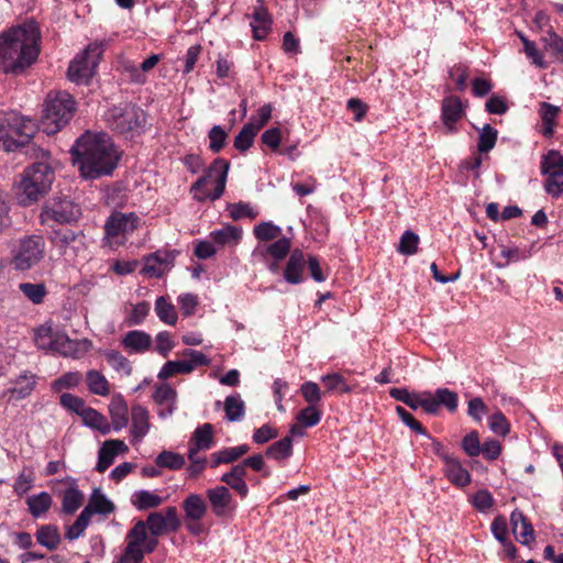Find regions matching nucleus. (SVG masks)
Wrapping results in <instances>:
<instances>
[{
	"mask_svg": "<svg viewBox=\"0 0 563 563\" xmlns=\"http://www.w3.org/2000/svg\"><path fill=\"white\" fill-rule=\"evenodd\" d=\"M41 32L34 22L12 27L0 35V71L19 76L37 59Z\"/></svg>",
	"mask_w": 563,
	"mask_h": 563,
	"instance_id": "obj_1",
	"label": "nucleus"
},
{
	"mask_svg": "<svg viewBox=\"0 0 563 563\" xmlns=\"http://www.w3.org/2000/svg\"><path fill=\"white\" fill-rule=\"evenodd\" d=\"M70 153L84 178L109 176L118 166L120 153L104 132H85L77 139Z\"/></svg>",
	"mask_w": 563,
	"mask_h": 563,
	"instance_id": "obj_2",
	"label": "nucleus"
},
{
	"mask_svg": "<svg viewBox=\"0 0 563 563\" xmlns=\"http://www.w3.org/2000/svg\"><path fill=\"white\" fill-rule=\"evenodd\" d=\"M49 156L47 151H35V157L41 161L27 167L22 175L16 192L21 206L33 205L49 190L54 180V170L48 164Z\"/></svg>",
	"mask_w": 563,
	"mask_h": 563,
	"instance_id": "obj_3",
	"label": "nucleus"
},
{
	"mask_svg": "<svg viewBox=\"0 0 563 563\" xmlns=\"http://www.w3.org/2000/svg\"><path fill=\"white\" fill-rule=\"evenodd\" d=\"M106 125L114 133L132 139L144 131L146 114L131 101L110 106L102 114Z\"/></svg>",
	"mask_w": 563,
	"mask_h": 563,
	"instance_id": "obj_4",
	"label": "nucleus"
},
{
	"mask_svg": "<svg viewBox=\"0 0 563 563\" xmlns=\"http://www.w3.org/2000/svg\"><path fill=\"white\" fill-rule=\"evenodd\" d=\"M75 100L66 91L49 92L44 103L41 128L47 135L63 129L73 118Z\"/></svg>",
	"mask_w": 563,
	"mask_h": 563,
	"instance_id": "obj_5",
	"label": "nucleus"
},
{
	"mask_svg": "<svg viewBox=\"0 0 563 563\" xmlns=\"http://www.w3.org/2000/svg\"><path fill=\"white\" fill-rule=\"evenodd\" d=\"M35 124L15 112L0 114V147L12 152L27 145L34 135Z\"/></svg>",
	"mask_w": 563,
	"mask_h": 563,
	"instance_id": "obj_6",
	"label": "nucleus"
},
{
	"mask_svg": "<svg viewBox=\"0 0 563 563\" xmlns=\"http://www.w3.org/2000/svg\"><path fill=\"white\" fill-rule=\"evenodd\" d=\"M229 167V162L216 158L205 175L191 186L194 198L199 201L219 199L225 189Z\"/></svg>",
	"mask_w": 563,
	"mask_h": 563,
	"instance_id": "obj_7",
	"label": "nucleus"
},
{
	"mask_svg": "<svg viewBox=\"0 0 563 563\" xmlns=\"http://www.w3.org/2000/svg\"><path fill=\"white\" fill-rule=\"evenodd\" d=\"M45 242L40 235H30L20 240L12 251L11 265L15 271L26 272L44 258Z\"/></svg>",
	"mask_w": 563,
	"mask_h": 563,
	"instance_id": "obj_8",
	"label": "nucleus"
},
{
	"mask_svg": "<svg viewBox=\"0 0 563 563\" xmlns=\"http://www.w3.org/2000/svg\"><path fill=\"white\" fill-rule=\"evenodd\" d=\"M102 51L101 43L89 44L81 54L70 62L67 71L68 79L76 84H88L95 75Z\"/></svg>",
	"mask_w": 563,
	"mask_h": 563,
	"instance_id": "obj_9",
	"label": "nucleus"
},
{
	"mask_svg": "<svg viewBox=\"0 0 563 563\" xmlns=\"http://www.w3.org/2000/svg\"><path fill=\"white\" fill-rule=\"evenodd\" d=\"M53 245L67 258H76L87 250L86 235L82 231L60 228L51 235Z\"/></svg>",
	"mask_w": 563,
	"mask_h": 563,
	"instance_id": "obj_10",
	"label": "nucleus"
},
{
	"mask_svg": "<svg viewBox=\"0 0 563 563\" xmlns=\"http://www.w3.org/2000/svg\"><path fill=\"white\" fill-rule=\"evenodd\" d=\"M541 173L548 175L545 190L553 197L563 192V156L560 152L551 150L542 157Z\"/></svg>",
	"mask_w": 563,
	"mask_h": 563,
	"instance_id": "obj_11",
	"label": "nucleus"
},
{
	"mask_svg": "<svg viewBox=\"0 0 563 563\" xmlns=\"http://www.w3.org/2000/svg\"><path fill=\"white\" fill-rule=\"evenodd\" d=\"M80 214V208L68 199H54L47 201L41 212L43 223L54 221L57 223H70Z\"/></svg>",
	"mask_w": 563,
	"mask_h": 563,
	"instance_id": "obj_12",
	"label": "nucleus"
},
{
	"mask_svg": "<svg viewBox=\"0 0 563 563\" xmlns=\"http://www.w3.org/2000/svg\"><path fill=\"white\" fill-rule=\"evenodd\" d=\"M183 356L189 360L167 361L161 368L157 377L167 379L176 374L191 373L197 366L208 365V357L200 351L187 349L183 352Z\"/></svg>",
	"mask_w": 563,
	"mask_h": 563,
	"instance_id": "obj_13",
	"label": "nucleus"
},
{
	"mask_svg": "<svg viewBox=\"0 0 563 563\" xmlns=\"http://www.w3.org/2000/svg\"><path fill=\"white\" fill-rule=\"evenodd\" d=\"M146 530L154 536H164L168 532H177L181 521L176 507H166L163 511L151 512L146 520Z\"/></svg>",
	"mask_w": 563,
	"mask_h": 563,
	"instance_id": "obj_14",
	"label": "nucleus"
},
{
	"mask_svg": "<svg viewBox=\"0 0 563 563\" xmlns=\"http://www.w3.org/2000/svg\"><path fill=\"white\" fill-rule=\"evenodd\" d=\"M145 539V522L137 520L126 534V547L121 556L120 563H141L144 559L142 548Z\"/></svg>",
	"mask_w": 563,
	"mask_h": 563,
	"instance_id": "obj_15",
	"label": "nucleus"
},
{
	"mask_svg": "<svg viewBox=\"0 0 563 563\" xmlns=\"http://www.w3.org/2000/svg\"><path fill=\"white\" fill-rule=\"evenodd\" d=\"M140 218L133 213H112L106 222L104 231L108 238H117L132 233L136 228Z\"/></svg>",
	"mask_w": 563,
	"mask_h": 563,
	"instance_id": "obj_16",
	"label": "nucleus"
},
{
	"mask_svg": "<svg viewBox=\"0 0 563 563\" xmlns=\"http://www.w3.org/2000/svg\"><path fill=\"white\" fill-rule=\"evenodd\" d=\"M92 346L90 340H70L66 334L59 333L55 339L53 351L63 356L79 358L85 355Z\"/></svg>",
	"mask_w": 563,
	"mask_h": 563,
	"instance_id": "obj_17",
	"label": "nucleus"
},
{
	"mask_svg": "<svg viewBox=\"0 0 563 563\" xmlns=\"http://www.w3.org/2000/svg\"><path fill=\"white\" fill-rule=\"evenodd\" d=\"M206 495L211 510L217 517H223L234 508L232 494L227 486L219 485L213 488H209L207 489Z\"/></svg>",
	"mask_w": 563,
	"mask_h": 563,
	"instance_id": "obj_18",
	"label": "nucleus"
},
{
	"mask_svg": "<svg viewBox=\"0 0 563 563\" xmlns=\"http://www.w3.org/2000/svg\"><path fill=\"white\" fill-rule=\"evenodd\" d=\"M441 111V118L446 131L449 133L455 132L456 122L460 121L465 114L462 100L456 96L445 97L442 101Z\"/></svg>",
	"mask_w": 563,
	"mask_h": 563,
	"instance_id": "obj_19",
	"label": "nucleus"
},
{
	"mask_svg": "<svg viewBox=\"0 0 563 563\" xmlns=\"http://www.w3.org/2000/svg\"><path fill=\"white\" fill-rule=\"evenodd\" d=\"M35 386V375L27 372L11 382V386L3 391L9 401H19L30 396Z\"/></svg>",
	"mask_w": 563,
	"mask_h": 563,
	"instance_id": "obj_20",
	"label": "nucleus"
},
{
	"mask_svg": "<svg viewBox=\"0 0 563 563\" xmlns=\"http://www.w3.org/2000/svg\"><path fill=\"white\" fill-rule=\"evenodd\" d=\"M257 3H260V5L254 9L251 26L253 37L257 41H262L271 30L272 16L268 10L264 7V0H257Z\"/></svg>",
	"mask_w": 563,
	"mask_h": 563,
	"instance_id": "obj_21",
	"label": "nucleus"
},
{
	"mask_svg": "<svg viewBox=\"0 0 563 563\" xmlns=\"http://www.w3.org/2000/svg\"><path fill=\"white\" fill-rule=\"evenodd\" d=\"M444 474L446 478L457 487H465L471 483V474L453 455L445 457Z\"/></svg>",
	"mask_w": 563,
	"mask_h": 563,
	"instance_id": "obj_22",
	"label": "nucleus"
},
{
	"mask_svg": "<svg viewBox=\"0 0 563 563\" xmlns=\"http://www.w3.org/2000/svg\"><path fill=\"white\" fill-rule=\"evenodd\" d=\"M152 343L151 335L141 330L129 331L121 340L122 346L133 353H144L148 351Z\"/></svg>",
	"mask_w": 563,
	"mask_h": 563,
	"instance_id": "obj_23",
	"label": "nucleus"
},
{
	"mask_svg": "<svg viewBox=\"0 0 563 563\" xmlns=\"http://www.w3.org/2000/svg\"><path fill=\"white\" fill-rule=\"evenodd\" d=\"M185 518L188 521H200L207 514V504L198 494L188 495L181 504Z\"/></svg>",
	"mask_w": 563,
	"mask_h": 563,
	"instance_id": "obj_24",
	"label": "nucleus"
},
{
	"mask_svg": "<svg viewBox=\"0 0 563 563\" xmlns=\"http://www.w3.org/2000/svg\"><path fill=\"white\" fill-rule=\"evenodd\" d=\"M131 417H132V428L131 432L132 435L137 439L142 440L150 429V416L148 411L145 407L141 405H135L132 407L131 410Z\"/></svg>",
	"mask_w": 563,
	"mask_h": 563,
	"instance_id": "obj_25",
	"label": "nucleus"
},
{
	"mask_svg": "<svg viewBox=\"0 0 563 563\" xmlns=\"http://www.w3.org/2000/svg\"><path fill=\"white\" fill-rule=\"evenodd\" d=\"M511 522L514 533L519 542L528 544L534 539L532 525L522 512L514 511L511 514Z\"/></svg>",
	"mask_w": 563,
	"mask_h": 563,
	"instance_id": "obj_26",
	"label": "nucleus"
},
{
	"mask_svg": "<svg viewBox=\"0 0 563 563\" xmlns=\"http://www.w3.org/2000/svg\"><path fill=\"white\" fill-rule=\"evenodd\" d=\"M132 505L140 511L154 509L164 503V498L153 492L141 489L131 497Z\"/></svg>",
	"mask_w": 563,
	"mask_h": 563,
	"instance_id": "obj_27",
	"label": "nucleus"
},
{
	"mask_svg": "<svg viewBox=\"0 0 563 563\" xmlns=\"http://www.w3.org/2000/svg\"><path fill=\"white\" fill-rule=\"evenodd\" d=\"M305 256L300 251H294L291 253L285 269V279L289 284L301 283V274L305 267Z\"/></svg>",
	"mask_w": 563,
	"mask_h": 563,
	"instance_id": "obj_28",
	"label": "nucleus"
},
{
	"mask_svg": "<svg viewBox=\"0 0 563 563\" xmlns=\"http://www.w3.org/2000/svg\"><path fill=\"white\" fill-rule=\"evenodd\" d=\"M213 443V427L210 423H203L198 427L189 441V448L203 451L209 450Z\"/></svg>",
	"mask_w": 563,
	"mask_h": 563,
	"instance_id": "obj_29",
	"label": "nucleus"
},
{
	"mask_svg": "<svg viewBox=\"0 0 563 563\" xmlns=\"http://www.w3.org/2000/svg\"><path fill=\"white\" fill-rule=\"evenodd\" d=\"M81 418L85 426L99 431L103 435L111 431V424L108 419L93 408L87 407Z\"/></svg>",
	"mask_w": 563,
	"mask_h": 563,
	"instance_id": "obj_30",
	"label": "nucleus"
},
{
	"mask_svg": "<svg viewBox=\"0 0 563 563\" xmlns=\"http://www.w3.org/2000/svg\"><path fill=\"white\" fill-rule=\"evenodd\" d=\"M560 112V108L549 102L540 104V117L542 120L541 133L545 137H551L554 133L555 119Z\"/></svg>",
	"mask_w": 563,
	"mask_h": 563,
	"instance_id": "obj_31",
	"label": "nucleus"
},
{
	"mask_svg": "<svg viewBox=\"0 0 563 563\" xmlns=\"http://www.w3.org/2000/svg\"><path fill=\"white\" fill-rule=\"evenodd\" d=\"M35 536L37 542L48 550H55L62 541L59 530L54 525H45L40 527Z\"/></svg>",
	"mask_w": 563,
	"mask_h": 563,
	"instance_id": "obj_32",
	"label": "nucleus"
},
{
	"mask_svg": "<svg viewBox=\"0 0 563 563\" xmlns=\"http://www.w3.org/2000/svg\"><path fill=\"white\" fill-rule=\"evenodd\" d=\"M112 428L119 431L128 426V405L122 399H113L109 406Z\"/></svg>",
	"mask_w": 563,
	"mask_h": 563,
	"instance_id": "obj_33",
	"label": "nucleus"
},
{
	"mask_svg": "<svg viewBox=\"0 0 563 563\" xmlns=\"http://www.w3.org/2000/svg\"><path fill=\"white\" fill-rule=\"evenodd\" d=\"M52 503L53 499L51 495L46 492H42L40 494L32 495L26 498L29 511L35 518H38L46 514L51 508Z\"/></svg>",
	"mask_w": 563,
	"mask_h": 563,
	"instance_id": "obj_34",
	"label": "nucleus"
},
{
	"mask_svg": "<svg viewBox=\"0 0 563 563\" xmlns=\"http://www.w3.org/2000/svg\"><path fill=\"white\" fill-rule=\"evenodd\" d=\"M19 290L33 305H41L48 294L43 283H21L19 284Z\"/></svg>",
	"mask_w": 563,
	"mask_h": 563,
	"instance_id": "obj_35",
	"label": "nucleus"
},
{
	"mask_svg": "<svg viewBox=\"0 0 563 563\" xmlns=\"http://www.w3.org/2000/svg\"><path fill=\"white\" fill-rule=\"evenodd\" d=\"M103 357L107 363L118 373L130 376L132 373V364L131 362L119 351L115 350H106L103 352Z\"/></svg>",
	"mask_w": 563,
	"mask_h": 563,
	"instance_id": "obj_36",
	"label": "nucleus"
},
{
	"mask_svg": "<svg viewBox=\"0 0 563 563\" xmlns=\"http://www.w3.org/2000/svg\"><path fill=\"white\" fill-rule=\"evenodd\" d=\"M225 418L231 421H240L245 415V405L239 394L230 395L224 400Z\"/></svg>",
	"mask_w": 563,
	"mask_h": 563,
	"instance_id": "obj_37",
	"label": "nucleus"
},
{
	"mask_svg": "<svg viewBox=\"0 0 563 563\" xmlns=\"http://www.w3.org/2000/svg\"><path fill=\"white\" fill-rule=\"evenodd\" d=\"M86 507L92 514L109 515L114 511V505L98 488L93 489Z\"/></svg>",
	"mask_w": 563,
	"mask_h": 563,
	"instance_id": "obj_38",
	"label": "nucleus"
},
{
	"mask_svg": "<svg viewBox=\"0 0 563 563\" xmlns=\"http://www.w3.org/2000/svg\"><path fill=\"white\" fill-rule=\"evenodd\" d=\"M266 456L274 460H285L292 454V439L286 435L266 449Z\"/></svg>",
	"mask_w": 563,
	"mask_h": 563,
	"instance_id": "obj_39",
	"label": "nucleus"
},
{
	"mask_svg": "<svg viewBox=\"0 0 563 563\" xmlns=\"http://www.w3.org/2000/svg\"><path fill=\"white\" fill-rule=\"evenodd\" d=\"M58 334L51 325L44 324L34 331V342L38 349L53 351Z\"/></svg>",
	"mask_w": 563,
	"mask_h": 563,
	"instance_id": "obj_40",
	"label": "nucleus"
},
{
	"mask_svg": "<svg viewBox=\"0 0 563 563\" xmlns=\"http://www.w3.org/2000/svg\"><path fill=\"white\" fill-rule=\"evenodd\" d=\"M87 385L90 393L99 396H107L110 387L107 378L96 369L88 371Z\"/></svg>",
	"mask_w": 563,
	"mask_h": 563,
	"instance_id": "obj_41",
	"label": "nucleus"
},
{
	"mask_svg": "<svg viewBox=\"0 0 563 563\" xmlns=\"http://www.w3.org/2000/svg\"><path fill=\"white\" fill-rule=\"evenodd\" d=\"M155 311L161 321L166 324L175 325L177 322V312L173 303L164 297H158L155 301Z\"/></svg>",
	"mask_w": 563,
	"mask_h": 563,
	"instance_id": "obj_42",
	"label": "nucleus"
},
{
	"mask_svg": "<svg viewBox=\"0 0 563 563\" xmlns=\"http://www.w3.org/2000/svg\"><path fill=\"white\" fill-rule=\"evenodd\" d=\"M241 236L242 230L232 225H227L222 229L211 232L210 234L212 241L218 243L219 245L236 243L241 239Z\"/></svg>",
	"mask_w": 563,
	"mask_h": 563,
	"instance_id": "obj_43",
	"label": "nucleus"
},
{
	"mask_svg": "<svg viewBox=\"0 0 563 563\" xmlns=\"http://www.w3.org/2000/svg\"><path fill=\"white\" fill-rule=\"evenodd\" d=\"M82 500L84 495L76 486L67 488L63 496V511L74 514L81 506Z\"/></svg>",
	"mask_w": 563,
	"mask_h": 563,
	"instance_id": "obj_44",
	"label": "nucleus"
},
{
	"mask_svg": "<svg viewBox=\"0 0 563 563\" xmlns=\"http://www.w3.org/2000/svg\"><path fill=\"white\" fill-rule=\"evenodd\" d=\"M119 442H104L98 453L96 470L99 473L106 472L114 462L117 452L110 445H119Z\"/></svg>",
	"mask_w": 563,
	"mask_h": 563,
	"instance_id": "obj_45",
	"label": "nucleus"
},
{
	"mask_svg": "<svg viewBox=\"0 0 563 563\" xmlns=\"http://www.w3.org/2000/svg\"><path fill=\"white\" fill-rule=\"evenodd\" d=\"M291 247L290 240L288 238L277 239L274 243L267 245L262 254L271 255L275 261L279 262L284 260L289 253Z\"/></svg>",
	"mask_w": 563,
	"mask_h": 563,
	"instance_id": "obj_46",
	"label": "nucleus"
},
{
	"mask_svg": "<svg viewBox=\"0 0 563 563\" xmlns=\"http://www.w3.org/2000/svg\"><path fill=\"white\" fill-rule=\"evenodd\" d=\"M497 130L490 124H485L479 132L477 150L479 153H487L494 148L497 141Z\"/></svg>",
	"mask_w": 563,
	"mask_h": 563,
	"instance_id": "obj_47",
	"label": "nucleus"
},
{
	"mask_svg": "<svg viewBox=\"0 0 563 563\" xmlns=\"http://www.w3.org/2000/svg\"><path fill=\"white\" fill-rule=\"evenodd\" d=\"M434 393L439 408L443 406L450 412L456 411L459 406V397L455 391L450 390L449 388H438Z\"/></svg>",
	"mask_w": 563,
	"mask_h": 563,
	"instance_id": "obj_48",
	"label": "nucleus"
},
{
	"mask_svg": "<svg viewBox=\"0 0 563 563\" xmlns=\"http://www.w3.org/2000/svg\"><path fill=\"white\" fill-rule=\"evenodd\" d=\"M156 464L159 467L180 470L185 465V459L178 453L172 451H163L157 455Z\"/></svg>",
	"mask_w": 563,
	"mask_h": 563,
	"instance_id": "obj_49",
	"label": "nucleus"
},
{
	"mask_svg": "<svg viewBox=\"0 0 563 563\" xmlns=\"http://www.w3.org/2000/svg\"><path fill=\"white\" fill-rule=\"evenodd\" d=\"M254 235L260 241H272L275 239H279L282 234V229L278 225L273 224L272 222H262L254 228Z\"/></svg>",
	"mask_w": 563,
	"mask_h": 563,
	"instance_id": "obj_50",
	"label": "nucleus"
},
{
	"mask_svg": "<svg viewBox=\"0 0 563 563\" xmlns=\"http://www.w3.org/2000/svg\"><path fill=\"white\" fill-rule=\"evenodd\" d=\"M256 134L257 132L254 131L253 126L245 124L234 139V147L240 152L247 151L252 146Z\"/></svg>",
	"mask_w": 563,
	"mask_h": 563,
	"instance_id": "obj_51",
	"label": "nucleus"
},
{
	"mask_svg": "<svg viewBox=\"0 0 563 563\" xmlns=\"http://www.w3.org/2000/svg\"><path fill=\"white\" fill-rule=\"evenodd\" d=\"M321 382L325 385L328 391L340 390L341 393H350L352 390L344 377L339 373L323 375Z\"/></svg>",
	"mask_w": 563,
	"mask_h": 563,
	"instance_id": "obj_52",
	"label": "nucleus"
},
{
	"mask_svg": "<svg viewBox=\"0 0 563 563\" xmlns=\"http://www.w3.org/2000/svg\"><path fill=\"white\" fill-rule=\"evenodd\" d=\"M489 429L498 435L506 437L510 431V423L501 411H496L488 419Z\"/></svg>",
	"mask_w": 563,
	"mask_h": 563,
	"instance_id": "obj_53",
	"label": "nucleus"
},
{
	"mask_svg": "<svg viewBox=\"0 0 563 563\" xmlns=\"http://www.w3.org/2000/svg\"><path fill=\"white\" fill-rule=\"evenodd\" d=\"M321 420V411L316 406H308L301 409L297 415V422L306 428L318 424Z\"/></svg>",
	"mask_w": 563,
	"mask_h": 563,
	"instance_id": "obj_54",
	"label": "nucleus"
},
{
	"mask_svg": "<svg viewBox=\"0 0 563 563\" xmlns=\"http://www.w3.org/2000/svg\"><path fill=\"white\" fill-rule=\"evenodd\" d=\"M153 398L159 407H163L166 404L176 402L177 391L168 384H162L155 389Z\"/></svg>",
	"mask_w": 563,
	"mask_h": 563,
	"instance_id": "obj_55",
	"label": "nucleus"
},
{
	"mask_svg": "<svg viewBox=\"0 0 563 563\" xmlns=\"http://www.w3.org/2000/svg\"><path fill=\"white\" fill-rule=\"evenodd\" d=\"M179 254L177 250H157L151 253V261L164 267V272L169 271L174 266L176 256Z\"/></svg>",
	"mask_w": 563,
	"mask_h": 563,
	"instance_id": "obj_56",
	"label": "nucleus"
},
{
	"mask_svg": "<svg viewBox=\"0 0 563 563\" xmlns=\"http://www.w3.org/2000/svg\"><path fill=\"white\" fill-rule=\"evenodd\" d=\"M208 136L210 140V143H209L210 151L213 153H219L224 147V145L227 143L228 134L220 125H214L209 131Z\"/></svg>",
	"mask_w": 563,
	"mask_h": 563,
	"instance_id": "obj_57",
	"label": "nucleus"
},
{
	"mask_svg": "<svg viewBox=\"0 0 563 563\" xmlns=\"http://www.w3.org/2000/svg\"><path fill=\"white\" fill-rule=\"evenodd\" d=\"M239 460L236 451L233 448H224L211 454V467H218L220 464H229Z\"/></svg>",
	"mask_w": 563,
	"mask_h": 563,
	"instance_id": "obj_58",
	"label": "nucleus"
},
{
	"mask_svg": "<svg viewBox=\"0 0 563 563\" xmlns=\"http://www.w3.org/2000/svg\"><path fill=\"white\" fill-rule=\"evenodd\" d=\"M418 243L419 236L411 231H406L400 238L398 252L404 255H412L417 252Z\"/></svg>",
	"mask_w": 563,
	"mask_h": 563,
	"instance_id": "obj_59",
	"label": "nucleus"
},
{
	"mask_svg": "<svg viewBox=\"0 0 563 563\" xmlns=\"http://www.w3.org/2000/svg\"><path fill=\"white\" fill-rule=\"evenodd\" d=\"M300 393L309 406H317L321 401V390L317 383H303Z\"/></svg>",
	"mask_w": 563,
	"mask_h": 563,
	"instance_id": "obj_60",
	"label": "nucleus"
},
{
	"mask_svg": "<svg viewBox=\"0 0 563 563\" xmlns=\"http://www.w3.org/2000/svg\"><path fill=\"white\" fill-rule=\"evenodd\" d=\"M481 448L479 435L476 431L467 433L462 440V449L468 456H478Z\"/></svg>",
	"mask_w": 563,
	"mask_h": 563,
	"instance_id": "obj_61",
	"label": "nucleus"
},
{
	"mask_svg": "<svg viewBox=\"0 0 563 563\" xmlns=\"http://www.w3.org/2000/svg\"><path fill=\"white\" fill-rule=\"evenodd\" d=\"M60 404L63 407L69 409L80 417L84 413V410L87 409V406L81 398L68 393H65L60 396Z\"/></svg>",
	"mask_w": 563,
	"mask_h": 563,
	"instance_id": "obj_62",
	"label": "nucleus"
},
{
	"mask_svg": "<svg viewBox=\"0 0 563 563\" xmlns=\"http://www.w3.org/2000/svg\"><path fill=\"white\" fill-rule=\"evenodd\" d=\"M473 506L482 512H486L494 505L493 495L487 489H481L472 497Z\"/></svg>",
	"mask_w": 563,
	"mask_h": 563,
	"instance_id": "obj_63",
	"label": "nucleus"
},
{
	"mask_svg": "<svg viewBox=\"0 0 563 563\" xmlns=\"http://www.w3.org/2000/svg\"><path fill=\"white\" fill-rule=\"evenodd\" d=\"M544 47L550 49L558 58L563 59V38L554 32H549L548 36L543 37Z\"/></svg>",
	"mask_w": 563,
	"mask_h": 563,
	"instance_id": "obj_64",
	"label": "nucleus"
}]
</instances>
